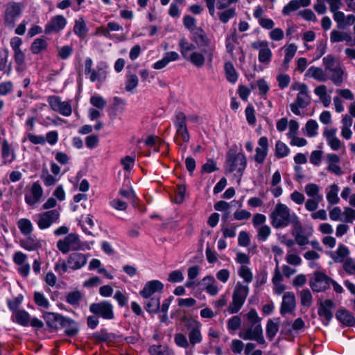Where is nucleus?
Masks as SVG:
<instances>
[{
	"instance_id": "nucleus-1",
	"label": "nucleus",
	"mask_w": 355,
	"mask_h": 355,
	"mask_svg": "<svg viewBox=\"0 0 355 355\" xmlns=\"http://www.w3.org/2000/svg\"><path fill=\"white\" fill-rule=\"evenodd\" d=\"M270 223L275 229L284 228L290 225L301 227L297 214L285 204L278 202L269 215Z\"/></svg>"
},
{
	"instance_id": "nucleus-2",
	"label": "nucleus",
	"mask_w": 355,
	"mask_h": 355,
	"mask_svg": "<svg viewBox=\"0 0 355 355\" xmlns=\"http://www.w3.org/2000/svg\"><path fill=\"white\" fill-rule=\"evenodd\" d=\"M291 89L298 91L295 100L290 105L291 110L294 114L300 115V109L306 107L311 103L309 87L304 83H295L291 85Z\"/></svg>"
},
{
	"instance_id": "nucleus-3",
	"label": "nucleus",
	"mask_w": 355,
	"mask_h": 355,
	"mask_svg": "<svg viewBox=\"0 0 355 355\" xmlns=\"http://www.w3.org/2000/svg\"><path fill=\"white\" fill-rule=\"evenodd\" d=\"M178 46L182 57L197 67H202L205 62V56L196 51L195 44L189 42L185 38L180 40Z\"/></svg>"
},
{
	"instance_id": "nucleus-4",
	"label": "nucleus",
	"mask_w": 355,
	"mask_h": 355,
	"mask_svg": "<svg viewBox=\"0 0 355 355\" xmlns=\"http://www.w3.org/2000/svg\"><path fill=\"white\" fill-rule=\"evenodd\" d=\"M173 122L175 128V142L180 146L188 143L190 135L187 126L186 115L182 112H177Z\"/></svg>"
},
{
	"instance_id": "nucleus-5",
	"label": "nucleus",
	"mask_w": 355,
	"mask_h": 355,
	"mask_svg": "<svg viewBox=\"0 0 355 355\" xmlns=\"http://www.w3.org/2000/svg\"><path fill=\"white\" fill-rule=\"evenodd\" d=\"M248 293V286L237 282L233 292L232 301L227 309L229 313L234 314L240 311L245 303Z\"/></svg>"
},
{
	"instance_id": "nucleus-6",
	"label": "nucleus",
	"mask_w": 355,
	"mask_h": 355,
	"mask_svg": "<svg viewBox=\"0 0 355 355\" xmlns=\"http://www.w3.org/2000/svg\"><path fill=\"white\" fill-rule=\"evenodd\" d=\"M247 166L245 155L243 153H235L229 151L226 158V171L230 173L235 172L241 176Z\"/></svg>"
},
{
	"instance_id": "nucleus-7",
	"label": "nucleus",
	"mask_w": 355,
	"mask_h": 355,
	"mask_svg": "<svg viewBox=\"0 0 355 355\" xmlns=\"http://www.w3.org/2000/svg\"><path fill=\"white\" fill-rule=\"evenodd\" d=\"M60 217V212L58 209H51L35 215L33 219L38 228L44 230L58 223Z\"/></svg>"
},
{
	"instance_id": "nucleus-8",
	"label": "nucleus",
	"mask_w": 355,
	"mask_h": 355,
	"mask_svg": "<svg viewBox=\"0 0 355 355\" xmlns=\"http://www.w3.org/2000/svg\"><path fill=\"white\" fill-rule=\"evenodd\" d=\"M43 194L44 190L40 183L38 181L34 182L26 187L24 200L28 205L33 207L41 201Z\"/></svg>"
},
{
	"instance_id": "nucleus-9",
	"label": "nucleus",
	"mask_w": 355,
	"mask_h": 355,
	"mask_svg": "<svg viewBox=\"0 0 355 355\" xmlns=\"http://www.w3.org/2000/svg\"><path fill=\"white\" fill-rule=\"evenodd\" d=\"M57 248L63 254H67L70 250L81 249V242L77 234H69L63 239L58 241Z\"/></svg>"
},
{
	"instance_id": "nucleus-10",
	"label": "nucleus",
	"mask_w": 355,
	"mask_h": 355,
	"mask_svg": "<svg viewBox=\"0 0 355 355\" xmlns=\"http://www.w3.org/2000/svg\"><path fill=\"white\" fill-rule=\"evenodd\" d=\"M239 336L245 340H252L257 341L260 345L265 343L261 324L249 325V327L244 328L240 331Z\"/></svg>"
},
{
	"instance_id": "nucleus-11",
	"label": "nucleus",
	"mask_w": 355,
	"mask_h": 355,
	"mask_svg": "<svg viewBox=\"0 0 355 355\" xmlns=\"http://www.w3.org/2000/svg\"><path fill=\"white\" fill-rule=\"evenodd\" d=\"M89 311L105 320L114 318L113 306L107 301L92 304L89 306Z\"/></svg>"
},
{
	"instance_id": "nucleus-12",
	"label": "nucleus",
	"mask_w": 355,
	"mask_h": 355,
	"mask_svg": "<svg viewBox=\"0 0 355 355\" xmlns=\"http://www.w3.org/2000/svg\"><path fill=\"white\" fill-rule=\"evenodd\" d=\"M252 47L259 51L258 60L259 62L268 64L271 62L272 53L269 48L268 42L257 40L252 43Z\"/></svg>"
},
{
	"instance_id": "nucleus-13",
	"label": "nucleus",
	"mask_w": 355,
	"mask_h": 355,
	"mask_svg": "<svg viewBox=\"0 0 355 355\" xmlns=\"http://www.w3.org/2000/svg\"><path fill=\"white\" fill-rule=\"evenodd\" d=\"M22 6L18 3H9L6 8L4 20L6 26L13 27L16 21L20 17Z\"/></svg>"
},
{
	"instance_id": "nucleus-14",
	"label": "nucleus",
	"mask_w": 355,
	"mask_h": 355,
	"mask_svg": "<svg viewBox=\"0 0 355 355\" xmlns=\"http://www.w3.org/2000/svg\"><path fill=\"white\" fill-rule=\"evenodd\" d=\"M318 313L323 324L328 325L333 318V309L335 308V303L329 299L318 302Z\"/></svg>"
},
{
	"instance_id": "nucleus-15",
	"label": "nucleus",
	"mask_w": 355,
	"mask_h": 355,
	"mask_svg": "<svg viewBox=\"0 0 355 355\" xmlns=\"http://www.w3.org/2000/svg\"><path fill=\"white\" fill-rule=\"evenodd\" d=\"M47 102L53 111L64 116H69L72 113L71 105L67 101H62L59 96H50L47 98Z\"/></svg>"
},
{
	"instance_id": "nucleus-16",
	"label": "nucleus",
	"mask_w": 355,
	"mask_h": 355,
	"mask_svg": "<svg viewBox=\"0 0 355 355\" xmlns=\"http://www.w3.org/2000/svg\"><path fill=\"white\" fill-rule=\"evenodd\" d=\"M331 279L322 272H315L309 285L315 292H322L329 287Z\"/></svg>"
},
{
	"instance_id": "nucleus-17",
	"label": "nucleus",
	"mask_w": 355,
	"mask_h": 355,
	"mask_svg": "<svg viewBox=\"0 0 355 355\" xmlns=\"http://www.w3.org/2000/svg\"><path fill=\"white\" fill-rule=\"evenodd\" d=\"M28 259L27 254L21 251H17L14 253L12 257L13 262L19 266L17 272L23 277L26 278L31 272V266L26 262Z\"/></svg>"
},
{
	"instance_id": "nucleus-18",
	"label": "nucleus",
	"mask_w": 355,
	"mask_h": 355,
	"mask_svg": "<svg viewBox=\"0 0 355 355\" xmlns=\"http://www.w3.org/2000/svg\"><path fill=\"white\" fill-rule=\"evenodd\" d=\"M201 327V323L198 320H190L188 321L189 340L192 346L200 343L202 340Z\"/></svg>"
},
{
	"instance_id": "nucleus-19",
	"label": "nucleus",
	"mask_w": 355,
	"mask_h": 355,
	"mask_svg": "<svg viewBox=\"0 0 355 355\" xmlns=\"http://www.w3.org/2000/svg\"><path fill=\"white\" fill-rule=\"evenodd\" d=\"M67 24V19L61 15L52 17L45 25L44 33L51 34L59 33L63 30Z\"/></svg>"
},
{
	"instance_id": "nucleus-20",
	"label": "nucleus",
	"mask_w": 355,
	"mask_h": 355,
	"mask_svg": "<svg viewBox=\"0 0 355 355\" xmlns=\"http://www.w3.org/2000/svg\"><path fill=\"white\" fill-rule=\"evenodd\" d=\"M328 80H330L335 85L340 86L347 79V73L345 69L340 64L327 72Z\"/></svg>"
},
{
	"instance_id": "nucleus-21",
	"label": "nucleus",
	"mask_w": 355,
	"mask_h": 355,
	"mask_svg": "<svg viewBox=\"0 0 355 355\" xmlns=\"http://www.w3.org/2000/svg\"><path fill=\"white\" fill-rule=\"evenodd\" d=\"M164 289V284L159 280H151L147 282L143 289L139 291V295L143 298H149L155 295L156 293L162 292Z\"/></svg>"
},
{
	"instance_id": "nucleus-22",
	"label": "nucleus",
	"mask_w": 355,
	"mask_h": 355,
	"mask_svg": "<svg viewBox=\"0 0 355 355\" xmlns=\"http://www.w3.org/2000/svg\"><path fill=\"white\" fill-rule=\"evenodd\" d=\"M269 151L268 140L266 137H261L258 141V146L255 149L254 160L258 164H263Z\"/></svg>"
},
{
	"instance_id": "nucleus-23",
	"label": "nucleus",
	"mask_w": 355,
	"mask_h": 355,
	"mask_svg": "<svg viewBox=\"0 0 355 355\" xmlns=\"http://www.w3.org/2000/svg\"><path fill=\"white\" fill-rule=\"evenodd\" d=\"M296 307L295 296L293 292H286L284 294L280 306V314L284 315L286 313H293Z\"/></svg>"
},
{
	"instance_id": "nucleus-24",
	"label": "nucleus",
	"mask_w": 355,
	"mask_h": 355,
	"mask_svg": "<svg viewBox=\"0 0 355 355\" xmlns=\"http://www.w3.org/2000/svg\"><path fill=\"white\" fill-rule=\"evenodd\" d=\"M87 257L80 252H73L67 258L69 268L73 270H77L85 266Z\"/></svg>"
},
{
	"instance_id": "nucleus-25",
	"label": "nucleus",
	"mask_w": 355,
	"mask_h": 355,
	"mask_svg": "<svg viewBox=\"0 0 355 355\" xmlns=\"http://www.w3.org/2000/svg\"><path fill=\"white\" fill-rule=\"evenodd\" d=\"M43 318L46 322L48 327L52 329H58L59 326L64 324V322H67L66 317L62 315L53 312H46L43 315Z\"/></svg>"
},
{
	"instance_id": "nucleus-26",
	"label": "nucleus",
	"mask_w": 355,
	"mask_h": 355,
	"mask_svg": "<svg viewBox=\"0 0 355 355\" xmlns=\"http://www.w3.org/2000/svg\"><path fill=\"white\" fill-rule=\"evenodd\" d=\"M108 66L105 62H100L96 66V69H94L89 75V79L91 82H98L102 84L107 78V69Z\"/></svg>"
},
{
	"instance_id": "nucleus-27",
	"label": "nucleus",
	"mask_w": 355,
	"mask_h": 355,
	"mask_svg": "<svg viewBox=\"0 0 355 355\" xmlns=\"http://www.w3.org/2000/svg\"><path fill=\"white\" fill-rule=\"evenodd\" d=\"M336 128L325 129L323 135L326 138L327 142L330 148L334 150H338L341 148L340 140L336 136Z\"/></svg>"
},
{
	"instance_id": "nucleus-28",
	"label": "nucleus",
	"mask_w": 355,
	"mask_h": 355,
	"mask_svg": "<svg viewBox=\"0 0 355 355\" xmlns=\"http://www.w3.org/2000/svg\"><path fill=\"white\" fill-rule=\"evenodd\" d=\"M197 37L202 44L206 47L203 52L205 55H207L208 60L210 62H212L214 58V53L216 49L215 44L211 43V40L207 37L202 31L198 33Z\"/></svg>"
},
{
	"instance_id": "nucleus-29",
	"label": "nucleus",
	"mask_w": 355,
	"mask_h": 355,
	"mask_svg": "<svg viewBox=\"0 0 355 355\" xmlns=\"http://www.w3.org/2000/svg\"><path fill=\"white\" fill-rule=\"evenodd\" d=\"M19 245L24 250L31 252L42 248V241L35 236H28L19 241Z\"/></svg>"
},
{
	"instance_id": "nucleus-30",
	"label": "nucleus",
	"mask_w": 355,
	"mask_h": 355,
	"mask_svg": "<svg viewBox=\"0 0 355 355\" xmlns=\"http://www.w3.org/2000/svg\"><path fill=\"white\" fill-rule=\"evenodd\" d=\"M307 78H312L318 82H326L328 80L327 72L321 67L311 66L305 73Z\"/></svg>"
},
{
	"instance_id": "nucleus-31",
	"label": "nucleus",
	"mask_w": 355,
	"mask_h": 355,
	"mask_svg": "<svg viewBox=\"0 0 355 355\" xmlns=\"http://www.w3.org/2000/svg\"><path fill=\"white\" fill-rule=\"evenodd\" d=\"M201 285L203 289L211 296L216 295L220 290L215 278L212 275L205 277L201 281Z\"/></svg>"
},
{
	"instance_id": "nucleus-32",
	"label": "nucleus",
	"mask_w": 355,
	"mask_h": 355,
	"mask_svg": "<svg viewBox=\"0 0 355 355\" xmlns=\"http://www.w3.org/2000/svg\"><path fill=\"white\" fill-rule=\"evenodd\" d=\"M1 157L3 164L12 163L16 158L12 146L6 139H3L1 143Z\"/></svg>"
},
{
	"instance_id": "nucleus-33",
	"label": "nucleus",
	"mask_w": 355,
	"mask_h": 355,
	"mask_svg": "<svg viewBox=\"0 0 355 355\" xmlns=\"http://www.w3.org/2000/svg\"><path fill=\"white\" fill-rule=\"evenodd\" d=\"M179 58H180V55L177 52H175V51L167 52L165 53V55L161 60L155 62L153 64V67L155 69H157V70L162 69L164 68L165 67H166L171 62L176 61Z\"/></svg>"
},
{
	"instance_id": "nucleus-34",
	"label": "nucleus",
	"mask_w": 355,
	"mask_h": 355,
	"mask_svg": "<svg viewBox=\"0 0 355 355\" xmlns=\"http://www.w3.org/2000/svg\"><path fill=\"white\" fill-rule=\"evenodd\" d=\"M326 161L327 162V170L336 175H340L343 172L340 166H339L340 158L339 157L334 153L328 154L326 157Z\"/></svg>"
},
{
	"instance_id": "nucleus-35",
	"label": "nucleus",
	"mask_w": 355,
	"mask_h": 355,
	"mask_svg": "<svg viewBox=\"0 0 355 355\" xmlns=\"http://www.w3.org/2000/svg\"><path fill=\"white\" fill-rule=\"evenodd\" d=\"M145 310L151 314L157 313L160 308V299L159 295H155L149 298H144Z\"/></svg>"
},
{
	"instance_id": "nucleus-36",
	"label": "nucleus",
	"mask_w": 355,
	"mask_h": 355,
	"mask_svg": "<svg viewBox=\"0 0 355 355\" xmlns=\"http://www.w3.org/2000/svg\"><path fill=\"white\" fill-rule=\"evenodd\" d=\"M282 49L284 53L283 65L284 67L288 68L289 63L291 62L297 51V46L294 43H291L284 45Z\"/></svg>"
},
{
	"instance_id": "nucleus-37",
	"label": "nucleus",
	"mask_w": 355,
	"mask_h": 355,
	"mask_svg": "<svg viewBox=\"0 0 355 355\" xmlns=\"http://www.w3.org/2000/svg\"><path fill=\"white\" fill-rule=\"evenodd\" d=\"M314 93L319 97L320 101L324 105L327 107L330 105L331 98L329 94L327 93V87L324 85H321L314 89Z\"/></svg>"
},
{
	"instance_id": "nucleus-38",
	"label": "nucleus",
	"mask_w": 355,
	"mask_h": 355,
	"mask_svg": "<svg viewBox=\"0 0 355 355\" xmlns=\"http://www.w3.org/2000/svg\"><path fill=\"white\" fill-rule=\"evenodd\" d=\"M336 317L342 324L348 327L353 326L355 323L354 315L349 311L344 309L338 310L336 313Z\"/></svg>"
},
{
	"instance_id": "nucleus-39",
	"label": "nucleus",
	"mask_w": 355,
	"mask_h": 355,
	"mask_svg": "<svg viewBox=\"0 0 355 355\" xmlns=\"http://www.w3.org/2000/svg\"><path fill=\"white\" fill-rule=\"evenodd\" d=\"M12 318L13 322L21 326L27 327L30 323L31 315L26 311L21 309L12 313Z\"/></svg>"
},
{
	"instance_id": "nucleus-40",
	"label": "nucleus",
	"mask_w": 355,
	"mask_h": 355,
	"mask_svg": "<svg viewBox=\"0 0 355 355\" xmlns=\"http://www.w3.org/2000/svg\"><path fill=\"white\" fill-rule=\"evenodd\" d=\"M73 31L80 39L85 38L87 35L88 28L83 17H80L75 19Z\"/></svg>"
},
{
	"instance_id": "nucleus-41",
	"label": "nucleus",
	"mask_w": 355,
	"mask_h": 355,
	"mask_svg": "<svg viewBox=\"0 0 355 355\" xmlns=\"http://www.w3.org/2000/svg\"><path fill=\"white\" fill-rule=\"evenodd\" d=\"M17 225L20 232L24 236L31 235L34 230V226L33 223L31 221V220L28 218H20L17 222Z\"/></svg>"
},
{
	"instance_id": "nucleus-42",
	"label": "nucleus",
	"mask_w": 355,
	"mask_h": 355,
	"mask_svg": "<svg viewBox=\"0 0 355 355\" xmlns=\"http://www.w3.org/2000/svg\"><path fill=\"white\" fill-rule=\"evenodd\" d=\"M339 187L337 184H333L329 185L326 189L327 200L331 205H336L339 202L340 199L338 197Z\"/></svg>"
},
{
	"instance_id": "nucleus-43",
	"label": "nucleus",
	"mask_w": 355,
	"mask_h": 355,
	"mask_svg": "<svg viewBox=\"0 0 355 355\" xmlns=\"http://www.w3.org/2000/svg\"><path fill=\"white\" fill-rule=\"evenodd\" d=\"M279 318H276L272 320H269L266 324V331L267 337L272 340L279 330Z\"/></svg>"
},
{
	"instance_id": "nucleus-44",
	"label": "nucleus",
	"mask_w": 355,
	"mask_h": 355,
	"mask_svg": "<svg viewBox=\"0 0 355 355\" xmlns=\"http://www.w3.org/2000/svg\"><path fill=\"white\" fill-rule=\"evenodd\" d=\"M304 191L309 198L323 200V196L320 193V188L315 183L307 184L304 187Z\"/></svg>"
},
{
	"instance_id": "nucleus-45",
	"label": "nucleus",
	"mask_w": 355,
	"mask_h": 355,
	"mask_svg": "<svg viewBox=\"0 0 355 355\" xmlns=\"http://www.w3.org/2000/svg\"><path fill=\"white\" fill-rule=\"evenodd\" d=\"M349 254V250L344 245H339L337 250L331 253V258L336 262H342Z\"/></svg>"
},
{
	"instance_id": "nucleus-46",
	"label": "nucleus",
	"mask_w": 355,
	"mask_h": 355,
	"mask_svg": "<svg viewBox=\"0 0 355 355\" xmlns=\"http://www.w3.org/2000/svg\"><path fill=\"white\" fill-rule=\"evenodd\" d=\"M33 299L37 306L42 309H48L51 306L49 300L42 292L35 291L34 293Z\"/></svg>"
},
{
	"instance_id": "nucleus-47",
	"label": "nucleus",
	"mask_w": 355,
	"mask_h": 355,
	"mask_svg": "<svg viewBox=\"0 0 355 355\" xmlns=\"http://www.w3.org/2000/svg\"><path fill=\"white\" fill-rule=\"evenodd\" d=\"M225 71L227 80L231 83H235L238 79L237 73L234 65L230 62L225 63Z\"/></svg>"
},
{
	"instance_id": "nucleus-48",
	"label": "nucleus",
	"mask_w": 355,
	"mask_h": 355,
	"mask_svg": "<svg viewBox=\"0 0 355 355\" xmlns=\"http://www.w3.org/2000/svg\"><path fill=\"white\" fill-rule=\"evenodd\" d=\"M150 355H171V350L166 346L153 345L148 349Z\"/></svg>"
},
{
	"instance_id": "nucleus-49",
	"label": "nucleus",
	"mask_w": 355,
	"mask_h": 355,
	"mask_svg": "<svg viewBox=\"0 0 355 355\" xmlns=\"http://www.w3.org/2000/svg\"><path fill=\"white\" fill-rule=\"evenodd\" d=\"M67 322H64V324H62V327L64 328V332L67 336H73L78 334V325L74 320L69 318H67Z\"/></svg>"
},
{
	"instance_id": "nucleus-50",
	"label": "nucleus",
	"mask_w": 355,
	"mask_h": 355,
	"mask_svg": "<svg viewBox=\"0 0 355 355\" xmlns=\"http://www.w3.org/2000/svg\"><path fill=\"white\" fill-rule=\"evenodd\" d=\"M238 275L246 284L252 282L253 279L252 272L248 266H241L238 269Z\"/></svg>"
},
{
	"instance_id": "nucleus-51",
	"label": "nucleus",
	"mask_w": 355,
	"mask_h": 355,
	"mask_svg": "<svg viewBox=\"0 0 355 355\" xmlns=\"http://www.w3.org/2000/svg\"><path fill=\"white\" fill-rule=\"evenodd\" d=\"M289 148L284 142L277 141L275 144V155L277 158H283L288 155Z\"/></svg>"
},
{
	"instance_id": "nucleus-52",
	"label": "nucleus",
	"mask_w": 355,
	"mask_h": 355,
	"mask_svg": "<svg viewBox=\"0 0 355 355\" xmlns=\"http://www.w3.org/2000/svg\"><path fill=\"white\" fill-rule=\"evenodd\" d=\"M47 47V42L42 38L35 39L31 44V50L33 53L38 54Z\"/></svg>"
},
{
	"instance_id": "nucleus-53",
	"label": "nucleus",
	"mask_w": 355,
	"mask_h": 355,
	"mask_svg": "<svg viewBox=\"0 0 355 355\" xmlns=\"http://www.w3.org/2000/svg\"><path fill=\"white\" fill-rule=\"evenodd\" d=\"M28 139L31 144L35 145H44L46 144L45 137L41 135H34L33 133H25V137L23 139L24 142Z\"/></svg>"
},
{
	"instance_id": "nucleus-54",
	"label": "nucleus",
	"mask_w": 355,
	"mask_h": 355,
	"mask_svg": "<svg viewBox=\"0 0 355 355\" xmlns=\"http://www.w3.org/2000/svg\"><path fill=\"white\" fill-rule=\"evenodd\" d=\"M257 239L265 241L271 234V228L268 225H263L257 228Z\"/></svg>"
},
{
	"instance_id": "nucleus-55",
	"label": "nucleus",
	"mask_w": 355,
	"mask_h": 355,
	"mask_svg": "<svg viewBox=\"0 0 355 355\" xmlns=\"http://www.w3.org/2000/svg\"><path fill=\"white\" fill-rule=\"evenodd\" d=\"M139 78L136 74L128 73L126 76L125 90L131 92L138 86Z\"/></svg>"
},
{
	"instance_id": "nucleus-56",
	"label": "nucleus",
	"mask_w": 355,
	"mask_h": 355,
	"mask_svg": "<svg viewBox=\"0 0 355 355\" xmlns=\"http://www.w3.org/2000/svg\"><path fill=\"white\" fill-rule=\"evenodd\" d=\"M305 129L308 137H315L318 135V124L316 121L310 119L306 122Z\"/></svg>"
},
{
	"instance_id": "nucleus-57",
	"label": "nucleus",
	"mask_w": 355,
	"mask_h": 355,
	"mask_svg": "<svg viewBox=\"0 0 355 355\" xmlns=\"http://www.w3.org/2000/svg\"><path fill=\"white\" fill-rule=\"evenodd\" d=\"M245 318L249 325L254 326L261 324V318L254 309H250L249 312L245 314Z\"/></svg>"
},
{
	"instance_id": "nucleus-58",
	"label": "nucleus",
	"mask_w": 355,
	"mask_h": 355,
	"mask_svg": "<svg viewBox=\"0 0 355 355\" xmlns=\"http://www.w3.org/2000/svg\"><path fill=\"white\" fill-rule=\"evenodd\" d=\"M300 300L302 306L310 307L313 303V297L311 291L308 289L301 291Z\"/></svg>"
},
{
	"instance_id": "nucleus-59",
	"label": "nucleus",
	"mask_w": 355,
	"mask_h": 355,
	"mask_svg": "<svg viewBox=\"0 0 355 355\" xmlns=\"http://www.w3.org/2000/svg\"><path fill=\"white\" fill-rule=\"evenodd\" d=\"M237 42V36L235 33L227 35L225 38V47L227 51L232 54L235 48V44Z\"/></svg>"
},
{
	"instance_id": "nucleus-60",
	"label": "nucleus",
	"mask_w": 355,
	"mask_h": 355,
	"mask_svg": "<svg viewBox=\"0 0 355 355\" xmlns=\"http://www.w3.org/2000/svg\"><path fill=\"white\" fill-rule=\"evenodd\" d=\"M89 102L94 107L100 110H103L107 104L105 98L98 94L92 96Z\"/></svg>"
},
{
	"instance_id": "nucleus-61",
	"label": "nucleus",
	"mask_w": 355,
	"mask_h": 355,
	"mask_svg": "<svg viewBox=\"0 0 355 355\" xmlns=\"http://www.w3.org/2000/svg\"><path fill=\"white\" fill-rule=\"evenodd\" d=\"M41 179L46 187L53 186L59 180L57 176L49 174L48 171L42 172Z\"/></svg>"
},
{
	"instance_id": "nucleus-62",
	"label": "nucleus",
	"mask_w": 355,
	"mask_h": 355,
	"mask_svg": "<svg viewBox=\"0 0 355 355\" xmlns=\"http://www.w3.org/2000/svg\"><path fill=\"white\" fill-rule=\"evenodd\" d=\"M286 260L288 263L294 266H299L302 263L300 257L295 254L292 250L288 251Z\"/></svg>"
},
{
	"instance_id": "nucleus-63",
	"label": "nucleus",
	"mask_w": 355,
	"mask_h": 355,
	"mask_svg": "<svg viewBox=\"0 0 355 355\" xmlns=\"http://www.w3.org/2000/svg\"><path fill=\"white\" fill-rule=\"evenodd\" d=\"M236 15V11L234 8H228L218 13L219 19L224 24L227 23L230 19Z\"/></svg>"
},
{
	"instance_id": "nucleus-64",
	"label": "nucleus",
	"mask_w": 355,
	"mask_h": 355,
	"mask_svg": "<svg viewBox=\"0 0 355 355\" xmlns=\"http://www.w3.org/2000/svg\"><path fill=\"white\" fill-rule=\"evenodd\" d=\"M175 344L182 348L187 349L189 346L190 343L188 341L187 337L183 334H176L174 337Z\"/></svg>"
}]
</instances>
